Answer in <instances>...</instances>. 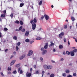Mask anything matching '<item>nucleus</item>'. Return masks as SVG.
<instances>
[{
    "label": "nucleus",
    "instance_id": "f257e3e1",
    "mask_svg": "<svg viewBox=\"0 0 77 77\" xmlns=\"http://www.w3.org/2000/svg\"><path fill=\"white\" fill-rule=\"evenodd\" d=\"M44 48H41V51H43V52H42V54H43V55L44 54H46V53H47V50H44Z\"/></svg>",
    "mask_w": 77,
    "mask_h": 77
},
{
    "label": "nucleus",
    "instance_id": "f03ea898",
    "mask_svg": "<svg viewBox=\"0 0 77 77\" xmlns=\"http://www.w3.org/2000/svg\"><path fill=\"white\" fill-rule=\"evenodd\" d=\"M32 29L33 30H35V29H36V23L33 22L32 24Z\"/></svg>",
    "mask_w": 77,
    "mask_h": 77
},
{
    "label": "nucleus",
    "instance_id": "7ed1b4c3",
    "mask_svg": "<svg viewBox=\"0 0 77 77\" xmlns=\"http://www.w3.org/2000/svg\"><path fill=\"white\" fill-rule=\"evenodd\" d=\"M33 54V51L32 50H30L29 51L28 54V56H31V55H32Z\"/></svg>",
    "mask_w": 77,
    "mask_h": 77
},
{
    "label": "nucleus",
    "instance_id": "20e7f679",
    "mask_svg": "<svg viewBox=\"0 0 77 77\" xmlns=\"http://www.w3.org/2000/svg\"><path fill=\"white\" fill-rule=\"evenodd\" d=\"M64 35V32H62L60 34H59L58 36L61 39H62V37L61 36H63V35Z\"/></svg>",
    "mask_w": 77,
    "mask_h": 77
},
{
    "label": "nucleus",
    "instance_id": "39448f33",
    "mask_svg": "<svg viewBox=\"0 0 77 77\" xmlns=\"http://www.w3.org/2000/svg\"><path fill=\"white\" fill-rule=\"evenodd\" d=\"M32 75V74L31 73H29V72H27L26 73V76L27 77H30Z\"/></svg>",
    "mask_w": 77,
    "mask_h": 77
},
{
    "label": "nucleus",
    "instance_id": "423d86ee",
    "mask_svg": "<svg viewBox=\"0 0 77 77\" xmlns=\"http://www.w3.org/2000/svg\"><path fill=\"white\" fill-rule=\"evenodd\" d=\"M44 16L46 20H48L50 19V17L48 15H47V14H45Z\"/></svg>",
    "mask_w": 77,
    "mask_h": 77
},
{
    "label": "nucleus",
    "instance_id": "0eeeda50",
    "mask_svg": "<svg viewBox=\"0 0 77 77\" xmlns=\"http://www.w3.org/2000/svg\"><path fill=\"white\" fill-rule=\"evenodd\" d=\"M16 60H13L12 61L11 63H10V66H12V65H13V64L15 63V61Z\"/></svg>",
    "mask_w": 77,
    "mask_h": 77
},
{
    "label": "nucleus",
    "instance_id": "6e6552de",
    "mask_svg": "<svg viewBox=\"0 0 77 77\" xmlns=\"http://www.w3.org/2000/svg\"><path fill=\"white\" fill-rule=\"evenodd\" d=\"M26 57V55H23L22 56L20 57V60H22L23 58H24Z\"/></svg>",
    "mask_w": 77,
    "mask_h": 77
},
{
    "label": "nucleus",
    "instance_id": "1a4fd4ad",
    "mask_svg": "<svg viewBox=\"0 0 77 77\" xmlns=\"http://www.w3.org/2000/svg\"><path fill=\"white\" fill-rule=\"evenodd\" d=\"M53 67L51 66H47V69H51Z\"/></svg>",
    "mask_w": 77,
    "mask_h": 77
},
{
    "label": "nucleus",
    "instance_id": "9d476101",
    "mask_svg": "<svg viewBox=\"0 0 77 77\" xmlns=\"http://www.w3.org/2000/svg\"><path fill=\"white\" fill-rule=\"evenodd\" d=\"M29 31H27L25 33V36H27L29 35Z\"/></svg>",
    "mask_w": 77,
    "mask_h": 77
},
{
    "label": "nucleus",
    "instance_id": "9b49d317",
    "mask_svg": "<svg viewBox=\"0 0 77 77\" xmlns=\"http://www.w3.org/2000/svg\"><path fill=\"white\" fill-rule=\"evenodd\" d=\"M44 48L45 49H47L48 48V43L45 44V45L44 46Z\"/></svg>",
    "mask_w": 77,
    "mask_h": 77
},
{
    "label": "nucleus",
    "instance_id": "f8f14e48",
    "mask_svg": "<svg viewBox=\"0 0 77 77\" xmlns=\"http://www.w3.org/2000/svg\"><path fill=\"white\" fill-rule=\"evenodd\" d=\"M70 55L71 56H74L75 55L74 52H73L72 51L70 52Z\"/></svg>",
    "mask_w": 77,
    "mask_h": 77
},
{
    "label": "nucleus",
    "instance_id": "ddd939ff",
    "mask_svg": "<svg viewBox=\"0 0 77 77\" xmlns=\"http://www.w3.org/2000/svg\"><path fill=\"white\" fill-rule=\"evenodd\" d=\"M42 4V0H41L38 3V5L40 6H41Z\"/></svg>",
    "mask_w": 77,
    "mask_h": 77
},
{
    "label": "nucleus",
    "instance_id": "4468645a",
    "mask_svg": "<svg viewBox=\"0 0 77 77\" xmlns=\"http://www.w3.org/2000/svg\"><path fill=\"white\" fill-rule=\"evenodd\" d=\"M41 39H42V38L39 37H37L36 38V40H41Z\"/></svg>",
    "mask_w": 77,
    "mask_h": 77
},
{
    "label": "nucleus",
    "instance_id": "2eb2a0df",
    "mask_svg": "<svg viewBox=\"0 0 77 77\" xmlns=\"http://www.w3.org/2000/svg\"><path fill=\"white\" fill-rule=\"evenodd\" d=\"M59 48L60 49H62V48H63V45H60L59 46Z\"/></svg>",
    "mask_w": 77,
    "mask_h": 77
},
{
    "label": "nucleus",
    "instance_id": "dca6fc26",
    "mask_svg": "<svg viewBox=\"0 0 77 77\" xmlns=\"http://www.w3.org/2000/svg\"><path fill=\"white\" fill-rule=\"evenodd\" d=\"M71 19L72 20V21H74L75 20V18H74L73 17H71Z\"/></svg>",
    "mask_w": 77,
    "mask_h": 77
},
{
    "label": "nucleus",
    "instance_id": "f3484780",
    "mask_svg": "<svg viewBox=\"0 0 77 77\" xmlns=\"http://www.w3.org/2000/svg\"><path fill=\"white\" fill-rule=\"evenodd\" d=\"M33 21H34V23H37V20H36V19L35 18H34L33 20Z\"/></svg>",
    "mask_w": 77,
    "mask_h": 77
},
{
    "label": "nucleus",
    "instance_id": "a211bd4d",
    "mask_svg": "<svg viewBox=\"0 0 77 77\" xmlns=\"http://www.w3.org/2000/svg\"><path fill=\"white\" fill-rule=\"evenodd\" d=\"M24 3H21L20 4V7H21V8L23 7V6H24Z\"/></svg>",
    "mask_w": 77,
    "mask_h": 77
},
{
    "label": "nucleus",
    "instance_id": "6ab92c4d",
    "mask_svg": "<svg viewBox=\"0 0 77 77\" xmlns=\"http://www.w3.org/2000/svg\"><path fill=\"white\" fill-rule=\"evenodd\" d=\"M25 42H30V40H29V39L27 38L26 39Z\"/></svg>",
    "mask_w": 77,
    "mask_h": 77
},
{
    "label": "nucleus",
    "instance_id": "aec40b11",
    "mask_svg": "<svg viewBox=\"0 0 77 77\" xmlns=\"http://www.w3.org/2000/svg\"><path fill=\"white\" fill-rule=\"evenodd\" d=\"M13 39H15V40H17V36H14L13 37Z\"/></svg>",
    "mask_w": 77,
    "mask_h": 77
},
{
    "label": "nucleus",
    "instance_id": "412c9836",
    "mask_svg": "<svg viewBox=\"0 0 77 77\" xmlns=\"http://www.w3.org/2000/svg\"><path fill=\"white\" fill-rule=\"evenodd\" d=\"M1 17L2 18H5V14H2L1 15Z\"/></svg>",
    "mask_w": 77,
    "mask_h": 77
},
{
    "label": "nucleus",
    "instance_id": "4be33fe9",
    "mask_svg": "<svg viewBox=\"0 0 77 77\" xmlns=\"http://www.w3.org/2000/svg\"><path fill=\"white\" fill-rule=\"evenodd\" d=\"M77 51V49H75L73 51H72V52H73V53H76Z\"/></svg>",
    "mask_w": 77,
    "mask_h": 77
},
{
    "label": "nucleus",
    "instance_id": "5701e85b",
    "mask_svg": "<svg viewBox=\"0 0 77 77\" xmlns=\"http://www.w3.org/2000/svg\"><path fill=\"white\" fill-rule=\"evenodd\" d=\"M22 29H23V26H21L19 28V31L21 30H22Z\"/></svg>",
    "mask_w": 77,
    "mask_h": 77
},
{
    "label": "nucleus",
    "instance_id": "b1692460",
    "mask_svg": "<svg viewBox=\"0 0 77 77\" xmlns=\"http://www.w3.org/2000/svg\"><path fill=\"white\" fill-rule=\"evenodd\" d=\"M20 66V64H18L15 65L16 67H19Z\"/></svg>",
    "mask_w": 77,
    "mask_h": 77
},
{
    "label": "nucleus",
    "instance_id": "393cba45",
    "mask_svg": "<svg viewBox=\"0 0 77 77\" xmlns=\"http://www.w3.org/2000/svg\"><path fill=\"white\" fill-rule=\"evenodd\" d=\"M45 73V72L44 71H43L42 72V77H43L44 76V74Z\"/></svg>",
    "mask_w": 77,
    "mask_h": 77
},
{
    "label": "nucleus",
    "instance_id": "a878e982",
    "mask_svg": "<svg viewBox=\"0 0 77 77\" xmlns=\"http://www.w3.org/2000/svg\"><path fill=\"white\" fill-rule=\"evenodd\" d=\"M44 16H42L40 18V19L41 20H43V19H44Z\"/></svg>",
    "mask_w": 77,
    "mask_h": 77
},
{
    "label": "nucleus",
    "instance_id": "bb28decb",
    "mask_svg": "<svg viewBox=\"0 0 77 77\" xmlns=\"http://www.w3.org/2000/svg\"><path fill=\"white\" fill-rule=\"evenodd\" d=\"M8 71H11V68L8 67Z\"/></svg>",
    "mask_w": 77,
    "mask_h": 77
},
{
    "label": "nucleus",
    "instance_id": "cd10ccee",
    "mask_svg": "<svg viewBox=\"0 0 77 77\" xmlns=\"http://www.w3.org/2000/svg\"><path fill=\"white\" fill-rule=\"evenodd\" d=\"M66 54H68V55H69L70 54V52L68 51H66Z\"/></svg>",
    "mask_w": 77,
    "mask_h": 77
},
{
    "label": "nucleus",
    "instance_id": "c85d7f7f",
    "mask_svg": "<svg viewBox=\"0 0 77 77\" xmlns=\"http://www.w3.org/2000/svg\"><path fill=\"white\" fill-rule=\"evenodd\" d=\"M54 77V75L53 74H51L50 75V77Z\"/></svg>",
    "mask_w": 77,
    "mask_h": 77
},
{
    "label": "nucleus",
    "instance_id": "c756f323",
    "mask_svg": "<svg viewBox=\"0 0 77 77\" xmlns=\"http://www.w3.org/2000/svg\"><path fill=\"white\" fill-rule=\"evenodd\" d=\"M20 23L21 25H23V21L22 20H20Z\"/></svg>",
    "mask_w": 77,
    "mask_h": 77
},
{
    "label": "nucleus",
    "instance_id": "7c9ffc66",
    "mask_svg": "<svg viewBox=\"0 0 77 77\" xmlns=\"http://www.w3.org/2000/svg\"><path fill=\"white\" fill-rule=\"evenodd\" d=\"M66 73H69V70L68 69H66Z\"/></svg>",
    "mask_w": 77,
    "mask_h": 77
},
{
    "label": "nucleus",
    "instance_id": "2f4dec72",
    "mask_svg": "<svg viewBox=\"0 0 77 77\" xmlns=\"http://www.w3.org/2000/svg\"><path fill=\"white\" fill-rule=\"evenodd\" d=\"M17 71L16 70H14V71H13V73L14 74H16V73H17Z\"/></svg>",
    "mask_w": 77,
    "mask_h": 77
},
{
    "label": "nucleus",
    "instance_id": "473e14b6",
    "mask_svg": "<svg viewBox=\"0 0 77 77\" xmlns=\"http://www.w3.org/2000/svg\"><path fill=\"white\" fill-rule=\"evenodd\" d=\"M62 75L63 77H65L66 76V73H64L62 74Z\"/></svg>",
    "mask_w": 77,
    "mask_h": 77
},
{
    "label": "nucleus",
    "instance_id": "72a5a7b5",
    "mask_svg": "<svg viewBox=\"0 0 77 77\" xmlns=\"http://www.w3.org/2000/svg\"><path fill=\"white\" fill-rule=\"evenodd\" d=\"M44 68L45 69H46L47 68V65H44Z\"/></svg>",
    "mask_w": 77,
    "mask_h": 77
},
{
    "label": "nucleus",
    "instance_id": "f704fd0d",
    "mask_svg": "<svg viewBox=\"0 0 77 77\" xmlns=\"http://www.w3.org/2000/svg\"><path fill=\"white\" fill-rule=\"evenodd\" d=\"M25 29L24 28H23L22 30H21V32H25Z\"/></svg>",
    "mask_w": 77,
    "mask_h": 77
},
{
    "label": "nucleus",
    "instance_id": "c9c22d12",
    "mask_svg": "<svg viewBox=\"0 0 77 77\" xmlns=\"http://www.w3.org/2000/svg\"><path fill=\"white\" fill-rule=\"evenodd\" d=\"M20 44H21V43L20 42H18L17 44V45H18V46H20Z\"/></svg>",
    "mask_w": 77,
    "mask_h": 77
},
{
    "label": "nucleus",
    "instance_id": "e433bc0d",
    "mask_svg": "<svg viewBox=\"0 0 77 77\" xmlns=\"http://www.w3.org/2000/svg\"><path fill=\"white\" fill-rule=\"evenodd\" d=\"M15 23H16V24H19V23H20V22L18 20H16Z\"/></svg>",
    "mask_w": 77,
    "mask_h": 77
},
{
    "label": "nucleus",
    "instance_id": "4c0bfd02",
    "mask_svg": "<svg viewBox=\"0 0 77 77\" xmlns=\"http://www.w3.org/2000/svg\"><path fill=\"white\" fill-rule=\"evenodd\" d=\"M4 31H8V29L6 28H4Z\"/></svg>",
    "mask_w": 77,
    "mask_h": 77
},
{
    "label": "nucleus",
    "instance_id": "58836bf2",
    "mask_svg": "<svg viewBox=\"0 0 77 77\" xmlns=\"http://www.w3.org/2000/svg\"><path fill=\"white\" fill-rule=\"evenodd\" d=\"M53 45H54V43H53V42H51V46H53Z\"/></svg>",
    "mask_w": 77,
    "mask_h": 77
},
{
    "label": "nucleus",
    "instance_id": "ea45409f",
    "mask_svg": "<svg viewBox=\"0 0 77 77\" xmlns=\"http://www.w3.org/2000/svg\"><path fill=\"white\" fill-rule=\"evenodd\" d=\"M10 17H11V18H13V17H14V14L13 13H12Z\"/></svg>",
    "mask_w": 77,
    "mask_h": 77
},
{
    "label": "nucleus",
    "instance_id": "a19ab883",
    "mask_svg": "<svg viewBox=\"0 0 77 77\" xmlns=\"http://www.w3.org/2000/svg\"><path fill=\"white\" fill-rule=\"evenodd\" d=\"M18 49H19V48H18V47L17 46H16V51H18Z\"/></svg>",
    "mask_w": 77,
    "mask_h": 77
},
{
    "label": "nucleus",
    "instance_id": "79ce46f5",
    "mask_svg": "<svg viewBox=\"0 0 77 77\" xmlns=\"http://www.w3.org/2000/svg\"><path fill=\"white\" fill-rule=\"evenodd\" d=\"M21 67H19L18 69V72H19L20 71V70H21Z\"/></svg>",
    "mask_w": 77,
    "mask_h": 77
},
{
    "label": "nucleus",
    "instance_id": "37998d69",
    "mask_svg": "<svg viewBox=\"0 0 77 77\" xmlns=\"http://www.w3.org/2000/svg\"><path fill=\"white\" fill-rule=\"evenodd\" d=\"M64 27L65 29H67V25H64Z\"/></svg>",
    "mask_w": 77,
    "mask_h": 77
},
{
    "label": "nucleus",
    "instance_id": "c03bdc74",
    "mask_svg": "<svg viewBox=\"0 0 77 77\" xmlns=\"http://www.w3.org/2000/svg\"><path fill=\"white\" fill-rule=\"evenodd\" d=\"M63 41H64V42H66V39L65 38L63 39Z\"/></svg>",
    "mask_w": 77,
    "mask_h": 77
},
{
    "label": "nucleus",
    "instance_id": "a18cd8bd",
    "mask_svg": "<svg viewBox=\"0 0 77 77\" xmlns=\"http://www.w3.org/2000/svg\"><path fill=\"white\" fill-rule=\"evenodd\" d=\"M1 74L2 75V77H4V74H3V72H1Z\"/></svg>",
    "mask_w": 77,
    "mask_h": 77
},
{
    "label": "nucleus",
    "instance_id": "49530a36",
    "mask_svg": "<svg viewBox=\"0 0 77 77\" xmlns=\"http://www.w3.org/2000/svg\"><path fill=\"white\" fill-rule=\"evenodd\" d=\"M35 74H39V72H38V71L37 70L35 71Z\"/></svg>",
    "mask_w": 77,
    "mask_h": 77
},
{
    "label": "nucleus",
    "instance_id": "de8ad7c7",
    "mask_svg": "<svg viewBox=\"0 0 77 77\" xmlns=\"http://www.w3.org/2000/svg\"><path fill=\"white\" fill-rule=\"evenodd\" d=\"M33 20H31V21H30V23L31 24H32V23H33Z\"/></svg>",
    "mask_w": 77,
    "mask_h": 77
},
{
    "label": "nucleus",
    "instance_id": "09e8293b",
    "mask_svg": "<svg viewBox=\"0 0 77 77\" xmlns=\"http://www.w3.org/2000/svg\"><path fill=\"white\" fill-rule=\"evenodd\" d=\"M32 71H33V69H32V68H30V72H32Z\"/></svg>",
    "mask_w": 77,
    "mask_h": 77
},
{
    "label": "nucleus",
    "instance_id": "8fccbe9b",
    "mask_svg": "<svg viewBox=\"0 0 77 77\" xmlns=\"http://www.w3.org/2000/svg\"><path fill=\"white\" fill-rule=\"evenodd\" d=\"M3 14H6V10H5L4 11H3Z\"/></svg>",
    "mask_w": 77,
    "mask_h": 77
},
{
    "label": "nucleus",
    "instance_id": "3c124183",
    "mask_svg": "<svg viewBox=\"0 0 77 77\" xmlns=\"http://www.w3.org/2000/svg\"><path fill=\"white\" fill-rule=\"evenodd\" d=\"M20 74H23V71L22 70H20Z\"/></svg>",
    "mask_w": 77,
    "mask_h": 77
},
{
    "label": "nucleus",
    "instance_id": "603ef678",
    "mask_svg": "<svg viewBox=\"0 0 77 77\" xmlns=\"http://www.w3.org/2000/svg\"><path fill=\"white\" fill-rule=\"evenodd\" d=\"M33 42H34L33 41H32L30 42V43L31 44H32V43H33Z\"/></svg>",
    "mask_w": 77,
    "mask_h": 77
},
{
    "label": "nucleus",
    "instance_id": "864d4df0",
    "mask_svg": "<svg viewBox=\"0 0 77 77\" xmlns=\"http://www.w3.org/2000/svg\"><path fill=\"white\" fill-rule=\"evenodd\" d=\"M2 33L0 32V38H2Z\"/></svg>",
    "mask_w": 77,
    "mask_h": 77
},
{
    "label": "nucleus",
    "instance_id": "5fc2aeb1",
    "mask_svg": "<svg viewBox=\"0 0 77 77\" xmlns=\"http://www.w3.org/2000/svg\"><path fill=\"white\" fill-rule=\"evenodd\" d=\"M73 76H76V73H74L73 74Z\"/></svg>",
    "mask_w": 77,
    "mask_h": 77
},
{
    "label": "nucleus",
    "instance_id": "6e6d98bb",
    "mask_svg": "<svg viewBox=\"0 0 77 77\" xmlns=\"http://www.w3.org/2000/svg\"><path fill=\"white\" fill-rule=\"evenodd\" d=\"M15 31H16V32H19L20 30L18 29H15Z\"/></svg>",
    "mask_w": 77,
    "mask_h": 77
},
{
    "label": "nucleus",
    "instance_id": "4d7b16f0",
    "mask_svg": "<svg viewBox=\"0 0 77 77\" xmlns=\"http://www.w3.org/2000/svg\"><path fill=\"white\" fill-rule=\"evenodd\" d=\"M34 68L35 69L36 68V65H34Z\"/></svg>",
    "mask_w": 77,
    "mask_h": 77
},
{
    "label": "nucleus",
    "instance_id": "13d9d810",
    "mask_svg": "<svg viewBox=\"0 0 77 77\" xmlns=\"http://www.w3.org/2000/svg\"><path fill=\"white\" fill-rule=\"evenodd\" d=\"M40 60H43V58H42V57H40Z\"/></svg>",
    "mask_w": 77,
    "mask_h": 77
},
{
    "label": "nucleus",
    "instance_id": "bf43d9fd",
    "mask_svg": "<svg viewBox=\"0 0 77 77\" xmlns=\"http://www.w3.org/2000/svg\"><path fill=\"white\" fill-rule=\"evenodd\" d=\"M8 74H11V72H8Z\"/></svg>",
    "mask_w": 77,
    "mask_h": 77
},
{
    "label": "nucleus",
    "instance_id": "052dcab7",
    "mask_svg": "<svg viewBox=\"0 0 77 77\" xmlns=\"http://www.w3.org/2000/svg\"><path fill=\"white\" fill-rule=\"evenodd\" d=\"M53 51L54 52H55L56 51V49H53Z\"/></svg>",
    "mask_w": 77,
    "mask_h": 77
},
{
    "label": "nucleus",
    "instance_id": "680f3d73",
    "mask_svg": "<svg viewBox=\"0 0 77 77\" xmlns=\"http://www.w3.org/2000/svg\"><path fill=\"white\" fill-rule=\"evenodd\" d=\"M67 77H72V76L71 75H69L67 76Z\"/></svg>",
    "mask_w": 77,
    "mask_h": 77
},
{
    "label": "nucleus",
    "instance_id": "e2e57ef3",
    "mask_svg": "<svg viewBox=\"0 0 77 77\" xmlns=\"http://www.w3.org/2000/svg\"><path fill=\"white\" fill-rule=\"evenodd\" d=\"M14 57V55H11L10 58V59H11L12 57Z\"/></svg>",
    "mask_w": 77,
    "mask_h": 77
},
{
    "label": "nucleus",
    "instance_id": "0e129e2a",
    "mask_svg": "<svg viewBox=\"0 0 77 77\" xmlns=\"http://www.w3.org/2000/svg\"><path fill=\"white\" fill-rule=\"evenodd\" d=\"M51 62L52 63H55V62L53 60H51Z\"/></svg>",
    "mask_w": 77,
    "mask_h": 77
},
{
    "label": "nucleus",
    "instance_id": "69168bd1",
    "mask_svg": "<svg viewBox=\"0 0 77 77\" xmlns=\"http://www.w3.org/2000/svg\"><path fill=\"white\" fill-rule=\"evenodd\" d=\"M68 45H70V43H69V41L68 42Z\"/></svg>",
    "mask_w": 77,
    "mask_h": 77
},
{
    "label": "nucleus",
    "instance_id": "338daca9",
    "mask_svg": "<svg viewBox=\"0 0 77 77\" xmlns=\"http://www.w3.org/2000/svg\"><path fill=\"white\" fill-rule=\"evenodd\" d=\"M63 58H61L60 60L61 61H62V60H63Z\"/></svg>",
    "mask_w": 77,
    "mask_h": 77
},
{
    "label": "nucleus",
    "instance_id": "774afa93",
    "mask_svg": "<svg viewBox=\"0 0 77 77\" xmlns=\"http://www.w3.org/2000/svg\"><path fill=\"white\" fill-rule=\"evenodd\" d=\"M63 54H66L65 52H63Z\"/></svg>",
    "mask_w": 77,
    "mask_h": 77
}]
</instances>
